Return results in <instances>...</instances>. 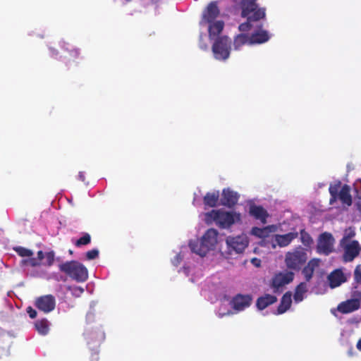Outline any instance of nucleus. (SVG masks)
I'll return each instance as SVG.
<instances>
[{"instance_id":"obj_7","label":"nucleus","mask_w":361,"mask_h":361,"mask_svg":"<svg viewBox=\"0 0 361 361\" xmlns=\"http://www.w3.org/2000/svg\"><path fill=\"white\" fill-rule=\"evenodd\" d=\"M226 242L230 254L233 251L238 254L242 253L249 244L248 238L245 234L235 237L228 236Z\"/></svg>"},{"instance_id":"obj_6","label":"nucleus","mask_w":361,"mask_h":361,"mask_svg":"<svg viewBox=\"0 0 361 361\" xmlns=\"http://www.w3.org/2000/svg\"><path fill=\"white\" fill-rule=\"evenodd\" d=\"M84 336L89 348L92 351H97L105 339L104 331L98 326L86 329Z\"/></svg>"},{"instance_id":"obj_8","label":"nucleus","mask_w":361,"mask_h":361,"mask_svg":"<svg viewBox=\"0 0 361 361\" xmlns=\"http://www.w3.org/2000/svg\"><path fill=\"white\" fill-rule=\"evenodd\" d=\"M218 235V231L216 229H208L200 239L203 244V247L199 251L201 253L207 254L209 250H214L217 243Z\"/></svg>"},{"instance_id":"obj_46","label":"nucleus","mask_w":361,"mask_h":361,"mask_svg":"<svg viewBox=\"0 0 361 361\" xmlns=\"http://www.w3.org/2000/svg\"><path fill=\"white\" fill-rule=\"evenodd\" d=\"M78 179L81 180L82 182H84L85 180V176L83 172L80 171L78 173Z\"/></svg>"},{"instance_id":"obj_2","label":"nucleus","mask_w":361,"mask_h":361,"mask_svg":"<svg viewBox=\"0 0 361 361\" xmlns=\"http://www.w3.org/2000/svg\"><path fill=\"white\" fill-rule=\"evenodd\" d=\"M207 224L214 222L220 228H229L235 222L240 221V215L233 212L212 209L205 214Z\"/></svg>"},{"instance_id":"obj_36","label":"nucleus","mask_w":361,"mask_h":361,"mask_svg":"<svg viewBox=\"0 0 361 361\" xmlns=\"http://www.w3.org/2000/svg\"><path fill=\"white\" fill-rule=\"evenodd\" d=\"M14 250L20 257H31L33 255L32 250L23 247H16Z\"/></svg>"},{"instance_id":"obj_5","label":"nucleus","mask_w":361,"mask_h":361,"mask_svg":"<svg viewBox=\"0 0 361 361\" xmlns=\"http://www.w3.org/2000/svg\"><path fill=\"white\" fill-rule=\"evenodd\" d=\"M214 57L219 61H225L230 56L231 40L226 35L218 37L214 39L212 47Z\"/></svg>"},{"instance_id":"obj_43","label":"nucleus","mask_w":361,"mask_h":361,"mask_svg":"<svg viewBox=\"0 0 361 361\" xmlns=\"http://www.w3.org/2000/svg\"><path fill=\"white\" fill-rule=\"evenodd\" d=\"M199 40H200V49H202V50H207V44H205L204 42H203V37H202V35H200Z\"/></svg>"},{"instance_id":"obj_38","label":"nucleus","mask_w":361,"mask_h":361,"mask_svg":"<svg viewBox=\"0 0 361 361\" xmlns=\"http://www.w3.org/2000/svg\"><path fill=\"white\" fill-rule=\"evenodd\" d=\"M22 262L24 264H27V265H30V266H31L32 267H38V266H40L42 264V262H40L39 261V259H37L35 257H31V258H29V259H23L22 261Z\"/></svg>"},{"instance_id":"obj_13","label":"nucleus","mask_w":361,"mask_h":361,"mask_svg":"<svg viewBox=\"0 0 361 361\" xmlns=\"http://www.w3.org/2000/svg\"><path fill=\"white\" fill-rule=\"evenodd\" d=\"M361 247L357 240H353L344 247L343 259L345 262H352L360 252Z\"/></svg>"},{"instance_id":"obj_37","label":"nucleus","mask_w":361,"mask_h":361,"mask_svg":"<svg viewBox=\"0 0 361 361\" xmlns=\"http://www.w3.org/2000/svg\"><path fill=\"white\" fill-rule=\"evenodd\" d=\"M44 259L45 262L43 264L47 267H51L54 262V252L53 251L46 252Z\"/></svg>"},{"instance_id":"obj_22","label":"nucleus","mask_w":361,"mask_h":361,"mask_svg":"<svg viewBox=\"0 0 361 361\" xmlns=\"http://www.w3.org/2000/svg\"><path fill=\"white\" fill-rule=\"evenodd\" d=\"M298 233L297 232H290L286 234L275 235V241L280 247L288 246L294 239L297 238Z\"/></svg>"},{"instance_id":"obj_45","label":"nucleus","mask_w":361,"mask_h":361,"mask_svg":"<svg viewBox=\"0 0 361 361\" xmlns=\"http://www.w3.org/2000/svg\"><path fill=\"white\" fill-rule=\"evenodd\" d=\"M44 257H45V254L43 252V251L39 250V251L37 252V259H39V261L40 262H42V260L43 259H44Z\"/></svg>"},{"instance_id":"obj_32","label":"nucleus","mask_w":361,"mask_h":361,"mask_svg":"<svg viewBox=\"0 0 361 361\" xmlns=\"http://www.w3.org/2000/svg\"><path fill=\"white\" fill-rule=\"evenodd\" d=\"M269 231H270L269 227H264L262 228L258 227H253L251 230V233L258 238H265L269 235Z\"/></svg>"},{"instance_id":"obj_51","label":"nucleus","mask_w":361,"mask_h":361,"mask_svg":"<svg viewBox=\"0 0 361 361\" xmlns=\"http://www.w3.org/2000/svg\"><path fill=\"white\" fill-rule=\"evenodd\" d=\"M262 25L261 24V25L259 26V28H260V29H261V28H262Z\"/></svg>"},{"instance_id":"obj_29","label":"nucleus","mask_w":361,"mask_h":361,"mask_svg":"<svg viewBox=\"0 0 361 361\" xmlns=\"http://www.w3.org/2000/svg\"><path fill=\"white\" fill-rule=\"evenodd\" d=\"M307 292V285L305 282H301L298 284L295 290V293L293 295L294 300L296 302H300L302 301L304 298V294Z\"/></svg>"},{"instance_id":"obj_17","label":"nucleus","mask_w":361,"mask_h":361,"mask_svg":"<svg viewBox=\"0 0 361 361\" xmlns=\"http://www.w3.org/2000/svg\"><path fill=\"white\" fill-rule=\"evenodd\" d=\"M360 307V304L358 299H350L341 302L338 305L337 310L342 314H348L357 310Z\"/></svg>"},{"instance_id":"obj_12","label":"nucleus","mask_w":361,"mask_h":361,"mask_svg":"<svg viewBox=\"0 0 361 361\" xmlns=\"http://www.w3.org/2000/svg\"><path fill=\"white\" fill-rule=\"evenodd\" d=\"M334 240L329 233H323L319 235L317 248L319 252L328 255L333 251Z\"/></svg>"},{"instance_id":"obj_21","label":"nucleus","mask_w":361,"mask_h":361,"mask_svg":"<svg viewBox=\"0 0 361 361\" xmlns=\"http://www.w3.org/2000/svg\"><path fill=\"white\" fill-rule=\"evenodd\" d=\"M209 24L208 32L210 39H215L224 30V23L222 20H216Z\"/></svg>"},{"instance_id":"obj_40","label":"nucleus","mask_w":361,"mask_h":361,"mask_svg":"<svg viewBox=\"0 0 361 361\" xmlns=\"http://www.w3.org/2000/svg\"><path fill=\"white\" fill-rule=\"evenodd\" d=\"M345 231H346V234L342 238L341 243H343L344 241L348 240V239H350V238H353L355 235V232L354 229L352 228L351 227H350Z\"/></svg>"},{"instance_id":"obj_27","label":"nucleus","mask_w":361,"mask_h":361,"mask_svg":"<svg viewBox=\"0 0 361 361\" xmlns=\"http://www.w3.org/2000/svg\"><path fill=\"white\" fill-rule=\"evenodd\" d=\"M219 198V191L207 192L204 197L203 201L206 206L214 207L217 205Z\"/></svg>"},{"instance_id":"obj_10","label":"nucleus","mask_w":361,"mask_h":361,"mask_svg":"<svg viewBox=\"0 0 361 361\" xmlns=\"http://www.w3.org/2000/svg\"><path fill=\"white\" fill-rule=\"evenodd\" d=\"M293 279L294 273L293 271L279 272L272 278L271 286L274 291H277L280 288L292 282Z\"/></svg>"},{"instance_id":"obj_35","label":"nucleus","mask_w":361,"mask_h":361,"mask_svg":"<svg viewBox=\"0 0 361 361\" xmlns=\"http://www.w3.org/2000/svg\"><path fill=\"white\" fill-rule=\"evenodd\" d=\"M300 240L306 247H310L313 243L312 237L305 229L300 231Z\"/></svg>"},{"instance_id":"obj_39","label":"nucleus","mask_w":361,"mask_h":361,"mask_svg":"<svg viewBox=\"0 0 361 361\" xmlns=\"http://www.w3.org/2000/svg\"><path fill=\"white\" fill-rule=\"evenodd\" d=\"M99 256V250L97 249H92L87 251L85 254L86 259L92 260L97 258Z\"/></svg>"},{"instance_id":"obj_24","label":"nucleus","mask_w":361,"mask_h":361,"mask_svg":"<svg viewBox=\"0 0 361 361\" xmlns=\"http://www.w3.org/2000/svg\"><path fill=\"white\" fill-rule=\"evenodd\" d=\"M338 198L341 201V202L348 206H350L352 204L353 200L350 195V188L348 185H344L341 188L338 195Z\"/></svg>"},{"instance_id":"obj_42","label":"nucleus","mask_w":361,"mask_h":361,"mask_svg":"<svg viewBox=\"0 0 361 361\" xmlns=\"http://www.w3.org/2000/svg\"><path fill=\"white\" fill-rule=\"evenodd\" d=\"M355 278L358 283H361V269L357 268L355 270Z\"/></svg>"},{"instance_id":"obj_14","label":"nucleus","mask_w":361,"mask_h":361,"mask_svg":"<svg viewBox=\"0 0 361 361\" xmlns=\"http://www.w3.org/2000/svg\"><path fill=\"white\" fill-rule=\"evenodd\" d=\"M252 300L250 295L238 294L232 299L231 303L234 310H243L251 305Z\"/></svg>"},{"instance_id":"obj_11","label":"nucleus","mask_w":361,"mask_h":361,"mask_svg":"<svg viewBox=\"0 0 361 361\" xmlns=\"http://www.w3.org/2000/svg\"><path fill=\"white\" fill-rule=\"evenodd\" d=\"M220 11L216 1L210 2L202 13L200 24L211 23L216 21V18L219 16Z\"/></svg>"},{"instance_id":"obj_19","label":"nucleus","mask_w":361,"mask_h":361,"mask_svg":"<svg viewBox=\"0 0 361 361\" xmlns=\"http://www.w3.org/2000/svg\"><path fill=\"white\" fill-rule=\"evenodd\" d=\"M328 280L330 287L334 288L344 283L346 281V278L341 269H336L329 275Z\"/></svg>"},{"instance_id":"obj_50","label":"nucleus","mask_w":361,"mask_h":361,"mask_svg":"<svg viewBox=\"0 0 361 361\" xmlns=\"http://www.w3.org/2000/svg\"><path fill=\"white\" fill-rule=\"evenodd\" d=\"M69 253H70V254H72V253H73V251L70 250H69Z\"/></svg>"},{"instance_id":"obj_23","label":"nucleus","mask_w":361,"mask_h":361,"mask_svg":"<svg viewBox=\"0 0 361 361\" xmlns=\"http://www.w3.org/2000/svg\"><path fill=\"white\" fill-rule=\"evenodd\" d=\"M276 301L277 298L276 296L270 294H265L264 296L259 297L257 300L256 305L259 310H262L269 305L275 303Z\"/></svg>"},{"instance_id":"obj_31","label":"nucleus","mask_w":361,"mask_h":361,"mask_svg":"<svg viewBox=\"0 0 361 361\" xmlns=\"http://www.w3.org/2000/svg\"><path fill=\"white\" fill-rule=\"evenodd\" d=\"M189 247L192 252H194L201 257H204L207 255V254L201 253L199 251V250H202V247H203V244L200 239H195V240H190Z\"/></svg>"},{"instance_id":"obj_25","label":"nucleus","mask_w":361,"mask_h":361,"mask_svg":"<svg viewBox=\"0 0 361 361\" xmlns=\"http://www.w3.org/2000/svg\"><path fill=\"white\" fill-rule=\"evenodd\" d=\"M291 302V293L286 292L281 299V302L277 308V314H281L286 312L290 307Z\"/></svg>"},{"instance_id":"obj_44","label":"nucleus","mask_w":361,"mask_h":361,"mask_svg":"<svg viewBox=\"0 0 361 361\" xmlns=\"http://www.w3.org/2000/svg\"><path fill=\"white\" fill-rule=\"evenodd\" d=\"M251 262L253 265H255L257 267H259L261 266V260L258 258H256V257L252 258L251 259Z\"/></svg>"},{"instance_id":"obj_1","label":"nucleus","mask_w":361,"mask_h":361,"mask_svg":"<svg viewBox=\"0 0 361 361\" xmlns=\"http://www.w3.org/2000/svg\"><path fill=\"white\" fill-rule=\"evenodd\" d=\"M257 0H240L239 3L241 9V16L246 18L247 21L240 24L238 30L240 32H248L253 27V23L265 18L266 9L259 7Z\"/></svg>"},{"instance_id":"obj_34","label":"nucleus","mask_w":361,"mask_h":361,"mask_svg":"<svg viewBox=\"0 0 361 361\" xmlns=\"http://www.w3.org/2000/svg\"><path fill=\"white\" fill-rule=\"evenodd\" d=\"M91 243V236L87 233H84L82 236L74 242V245L77 247L87 245Z\"/></svg>"},{"instance_id":"obj_41","label":"nucleus","mask_w":361,"mask_h":361,"mask_svg":"<svg viewBox=\"0 0 361 361\" xmlns=\"http://www.w3.org/2000/svg\"><path fill=\"white\" fill-rule=\"evenodd\" d=\"M26 310L27 313L31 319H34L37 317V311L32 307H28Z\"/></svg>"},{"instance_id":"obj_47","label":"nucleus","mask_w":361,"mask_h":361,"mask_svg":"<svg viewBox=\"0 0 361 361\" xmlns=\"http://www.w3.org/2000/svg\"><path fill=\"white\" fill-rule=\"evenodd\" d=\"M356 347L359 350L361 351V338L357 341Z\"/></svg>"},{"instance_id":"obj_26","label":"nucleus","mask_w":361,"mask_h":361,"mask_svg":"<svg viewBox=\"0 0 361 361\" xmlns=\"http://www.w3.org/2000/svg\"><path fill=\"white\" fill-rule=\"evenodd\" d=\"M61 47L68 53V57L66 59V63H70L71 61H75V59L79 58V49L73 48L70 44L63 42Z\"/></svg>"},{"instance_id":"obj_15","label":"nucleus","mask_w":361,"mask_h":361,"mask_svg":"<svg viewBox=\"0 0 361 361\" xmlns=\"http://www.w3.org/2000/svg\"><path fill=\"white\" fill-rule=\"evenodd\" d=\"M239 199V195L236 192L230 188H225L222 191L221 204L228 207L235 206Z\"/></svg>"},{"instance_id":"obj_9","label":"nucleus","mask_w":361,"mask_h":361,"mask_svg":"<svg viewBox=\"0 0 361 361\" xmlns=\"http://www.w3.org/2000/svg\"><path fill=\"white\" fill-rule=\"evenodd\" d=\"M35 307L44 313L53 311L56 307V299L52 295H45L38 297L35 301Z\"/></svg>"},{"instance_id":"obj_30","label":"nucleus","mask_w":361,"mask_h":361,"mask_svg":"<svg viewBox=\"0 0 361 361\" xmlns=\"http://www.w3.org/2000/svg\"><path fill=\"white\" fill-rule=\"evenodd\" d=\"M246 44H250V37L245 34H238L233 39V46L235 50L239 49Z\"/></svg>"},{"instance_id":"obj_28","label":"nucleus","mask_w":361,"mask_h":361,"mask_svg":"<svg viewBox=\"0 0 361 361\" xmlns=\"http://www.w3.org/2000/svg\"><path fill=\"white\" fill-rule=\"evenodd\" d=\"M37 331L41 335H47L49 331V322L47 319H38L35 322Z\"/></svg>"},{"instance_id":"obj_18","label":"nucleus","mask_w":361,"mask_h":361,"mask_svg":"<svg viewBox=\"0 0 361 361\" xmlns=\"http://www.w3.org/2000/svg\"><path fill=\"white\" fill-rule=\"evenodd\" d=\"M319 259L313 258L303 267L302 273L306 281L309 282L312 279L314 270L319 267Z\"/></svg>"},{"instance_id":"obj_4","label":"nucleus","mask_w":361,"mask_h":361,"mask_svg":"<svg viewBox=\"0 0 361 361\" xmlns=\"http://www.w3.org/2000/svg\"><path fill=\"white\" fill-rule=\"evenodd\" d=\"M307 258L306 250L298 246L286 253L284 262L288 269L298 271L306 263Z\"/></svg>"},{"instance_id":"obj_20","label":"nucleus","mask_w":361,"mask_h":361,"mask_svg":"<svg viewBox=\"0 0 361 361\" xmlns=\"http://www.w3.org/2000/svg\"><path fill=\"white\" fill-rule=\"evenodd\" d=\"M270 36L267 30L256 31L250 36V45L263 44L269 41Z\"/></svg>"},{"instance_id":"obj_3","label":"nucleus","mask_w":361,"mask_h":361,"mask_svg":"<svg viewBox=\"0 0 361 361\" xmlns=\"http://www.w3.org/2000/svg\"><path fill=\"white\" fill-rule=\"evenodd\" d=\"M59 270L77 282H84L88 278L87 269L78 261L72 260L59 264Z\"/></svg>"},{"instance_id":"obj_49","label":"nucleus","mask_w":361,"mask_h":361,"mask_svg":"<svg viewBox=\"0 0 361 361\" xmlns=\"http://www.w3.org/2000/svg\"><path fill=\"white\" fill-rule=\"evenodd\" d=\"M357 296L359 298V301L361 300V291L357 293Z\"/></svg>"},{"instance_id":"obj_33","label":"nucleus","mask_w":361,"mask_h":361,"mask_svg":"<svg viewBox=\"0 0 361 361\" xmlns=\"http://www.w3.org/2000/svg\"><path fill=\"white\" fill-rule=\"evenodd\" d=\"M341 183L338 181L334 185H331L329 188V193L331 195L330 202L331 203L338 198V190L341 188Z\"/></svg>"},{"instance_id":"obj_48","label":"nucleus","mask_w":361,"mask_h":361,"mask_svg":"<svg viewBox=\"0 0 361 361\" xmlns=\"http://www.w3.org/2000/svg\"><path fill=\"white\" fill-rule=\"evenodd\" d=\"M51 51L53 54H58V51L56 49H51Z\"/></svg>"},{"instance_id":"obj_52","label":"nucleus","mask_w":361,"mask_h":361,"mask_svg":"<svg viewBox=\"0 0 361 361\" xmlns=\"http://www.w3.org/2000/svg\"><path fill=\"white\" fill-rule=\"evenodd\" d=\"M80 290L81 292H82V291H83V289H82V288H80Z\"/></svg>"},{"instance_id":"obj_16","label":"nucleus","mask_w":361,"mask_h":361,"mask_svg":"<svg viewBox=\"0 0 361 361\" xmlns=\"http://www.w3.org/2000/svg\"><path fill=\"white\" fill-rule=\"evenodd\" d=\"M249 214L257 220H259L262 224L267 223V219L269 216L267 211L260 205L251 204L249 207Z\"/></svg>"}]
</instances>
